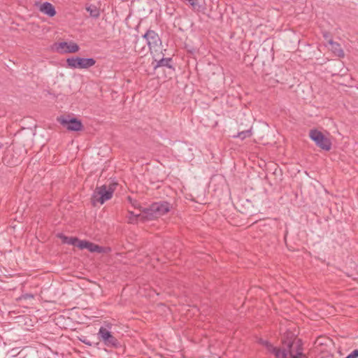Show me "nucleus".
Returning <instances> with one entry per match:
<instances>
[{
    "label": "nucleus",
    "mask_w": 358,
    "mask_h": 358,
    "mask_svg": "<svg viewBox=\"0 0 358 358\" xmlns=\"http://www.w3.org/2000/svg\"><path fill=\"white\" fill-rule=\"evenodd\" d=\"M252 126H250L248 128L245 129H243L241 131H239L237 135H234L233 137L234 138H240L241 140H244L246 138H249L252 136Z\"/></svg>",
    "instance_id": "nucleus-16"
},
{
    "label": "nucleus",
    "mask_w": 358,
    "mask_h": 358,
    "mask_svg": "<svg viewBox=\"0 0 358 358\" xmlns=\"http://www.w3.org/2000/svg\"><path fill=\"white\" fill-rule=\"evenodd\" d=\"M300 339L296 338L293 332L287 331L282 337V344L286 347L287 350L289 349L291 351L296 352V341Z\"/></svg>",
    "instance_id": "nucleus-9"
},
{
    "label": "nucleus",
    "mask_w": 358,
    "mask_h": 358,
    "mask_svg": "<svg viewBox=\"0 0 358 358\" xmlns=\"http://www.w3.org/2000/svg\"><path fill=\"white\" fill-rule=\"evenodd\" d=\"M113 192L114 189L112 187H107L105 185L97 186L92 195L91 203L94 206L97 203L103 204L112 198Z\"/></svg>",
    "instance_id": "nucleus-3"
},
{
    "label": "nucleus",
    "mask_w": 358,
    "mask_h": 358,
    "mask_svg": "<svg viewBox=\"0 0 358 358\" xmlns=\"http://www.w3.org/2000/svg\"><path fill=\"white\" fill-rule=\"evenodd\" d=\"M322 36L325 40H327L329 42V40L331 38V34L328 31H324L322 33Z\"/></svg>",
    "instance_id": "nucleus-20"
},
{
    "label": "nucleus",
    "mask_w": 358,
    "mask_h": 358,
    "mask_svg": "<svg viewBox=\"0 0 358 358\" xmlns=\"http://www.w3.org/2000/svg\"><path fill=\"white\" fill-rule=\"evenodd\" d=\"M127 200L135 208H138L141 212V209L143 208L140 206L139 203L136 200L132 199L130 196H127Z\"/></svg>",
    "instance_id": "nucleus-19"
},
{
    "label": "nucleus",
    "mask_w": 358,
    "mask_h": 358,
    "mask_svg": "<svg viewBox=\"0 0 358 358\" xmlns=\"http://www.w3.org/2000/svg\"><path fill=\"white\" fill-rule=\"evenodd\" d=\"M322 358H323V357H322Z\"/></svg>",
    "instance_id": "nucleus-24"
},
{
    "label": "nucleus",
    "mask_w": 358,
    "mask_h": 358,
    "mask_svg": "<svg viewBox=\"0 0 358 358\" xmlns=\"http://www.w3.org/2000/svg\"><path fill=\"white\" fill-rule=\"evenodd\" d=\"M22 297L24 299H33L34 295L31 294H25L22 295Z\"/></svg>",
    "instance_id": "nucleus-22"
},
{
    "label": "nucleus",
    "mask_w": 358,
    "mask_h": 358,
    "mask_svg": "<svg viewBox=\"0 0 358 358\" xmlns=\"http://www.w3.org/2000/svg\"><path fill=\"white\" fill-rule=\"evenodd\" d=\"M39 10L49 17H53L56 15V10L54 6L47 1L41 5Z\"/></svg>",
    "instance_id": "nucleus-12"
},
{
    "label": "nucleus",
    "mask_w": 358,
    "mask_h": 358,
    "mask_svg": "<svg viewBox=\"0 0 358 358\" xmlns=\"http://www.w3.org/2000/svg\"><path fill=\"white\" fill-rule=\"evenodd\" d=\"M309 137L320 149L325 151H329L331 149L332 143L331 140L320 131L316 129H310Z\"/></svg>",
    "instance_id": "nucleus-4"
},
{
    "label": "nucleus",
    "mask_w": 358,
    "mask_h": 358,
    "mask_svg": "<svg viewBox=\"0 0 358 358\" xmlns=\"http://www.w3.org/2000/svg\"><path fill=\"white\" fill-rule=\"evenodd\" d=\"M171 208V204L168 201H162L152 203L149 207L141 209L142 219L146 220L157 219L169 213Z\"/></svg>",
    "instance_id": "nucleus-1"
},
{
    "label": "nucleus",
    "mask_w": 358,
    "mask_h": 358,
    "mask_svg": "<svg viewBox=\"0 0 358 358\" xmlns=\"http://www.w3.org/2000/svg\"><path fill=\"white\" fill-rule=\"evenodd\" d=\"M171 61L172 58L171 57H163L159 60L155 59V61L152 62V65L155 69L162 66H166L169 69H172L173 66L171 64Z\"/></svg>",
    "instance_id": "nucleus-14"
},
{
    "label": "nucleus",
    "mask_w": 358,
    "mask_h": 358,
    "mask_svg": "<svg viewBox=\"0 0 358 358\" xmlns=\"http://www.w3.org/2000/svg\"><path fill=\"white\" fill-rule=\"evenodd\" d=\"M143 38L147 41V43L150 50L159 48L162 45V41L158 34L154 30L148 29L145 34L143 35Z\"/></svg>",
    "instance_id": "nucleus-8"
},
{
    "label": "nucleus",
    "mask_w": 358,
    "mask_h": 358,
    "mask_svg": "<svg viewBox=\"0 0 358 358\" xmlns=\"http://www.w3.org/2000/svg\"><path fill=\"white\" fill-rule=\"evenodd\" d=\"M86 10L90 13V15L94 18H98L100 16L99 8L94 4H90L87 6Z\"/></svg>",
    "instance_id": "nucleus-17"
},
{
    "label": "nucleus",
    "mask_w": 358,
    "mask_h": 358,
    "mask_svg": "<svg viewBox=\"0 0 358 358\" xmlns=\"http://www.w3.org/2000/svg\"><path fill=\"white\" fill-rule=\"evenodd\" d=\"M80 341L82 343H85V345H87L92 346V343H91L90 341H88L87 338H83V339L80 338Z\"/></svg>",
    "instance_id": "nucleus-21"
},
{
    "label": "nucleus",
    "mask_w": 358,
    "mask_h": 358,
    "mask_svg": "<svg viewBox=\"0 0 358 358\" xmlns=\"http://www.w3.org/2000/svg\"><path fill=\"white\" fill-rule=\"evenodd\" d=\"M329 44L331 45V50L336 56L341 58L344 57V51L338 43L335 42L332 38H330L329 40Z\"/></svg>",
    "instance_id": "nucleus-13"
},
{
    "label": "nucleus",
    "mask_w": 358,
    "mask_h": 358,
    "mask_svg": "<svg viewBox=\"0 0 358 358\" xmlns=\"http://www.w3.org/2000/svg\"><path fill=\"white\" fill-rule=\"evenodd\" d=\"M56 49L57 52L61 53H75L77 52L80 48L78 44L73 42L67 43L66 41L57 43Z\"/></svg>",
    "instance_id": "nucleus-10"
},
{
    "label": "nucleus",
    "mask_w": 358,
    "mask_h": 358,
    "mask_svg": "<svg viewBox=\"0 0 358 358\" xmlns=\"http://www.w3.org/2000/svg\"><path fill=\"white\" fill-rule=\"evenodd\" d=\"M258 343H259L260 345L264 346L268 351L273 346V345L269 341L264 340L263 338H259Z\"/></svg>",
    "instance_id": "nucleus-18"
},
{
    "label": "nucleus",
    "mask_w": 358,
    "mask_h": 358,
    "mask_svg": "<svg viewBox=\"0 0 358 358\" xmlns=\"http://www.w3.org/2000/svg\"><path fill=\"white\" fill-rule=\"evenodd\" d=\"M77 247L80 250L87 249L91 252L101 253L103 252V248L101 246L85 240L79 241Z\"/></svg>",
    "instance_id": "nucleus-11"
},
{
    "label": "nucleus",
    "mask_w": 358,
    "mask_h": 358,
    "mask_svg": "<svg viewBox=\"0 0 358 358\" xmlns=\"http://www.w3.org/2000/svg\"><path fill=\"white\" fill-rule=\"evenodd\" d=\"M96 64L93 58L72 57L66 59V66L70 69H88Z\"/></svg>",
    "instance_id": "nucleus-5"
},
{
    "label": "nucleus",
    "mask_w": 358,
    "mask_h": 358,
    "mask_svg": "<svg viewBox=\"0 0 358 358\" xmlns=\"http://www.w3.org/2000/svg\"><path fill=\"white\" fill-rule=\"evenodd\" d=\"M97 334L99 340L107 347L117 348L120 346L118 340L106 328L101 327Z\"/></svg>",
    "instance_id": "nucleus-6"
},
{
    "label": "nucleus",
    "mask_w": 358,
    "mask_h": 358,
    "mask_svg": "<svg viewBox=\"0 0 358 358\" xmlns=\"http://www.w3.org/2000/svg\"><path fill=\"white\" fill-rule=\"evenodd\" d=\"M57 122L71 131H79L83 129L82 122L76 117L66 118L64 116L57 117Z\"/></svg>",
    "instance_id": "nucleus-7"
},
{
    "label": "nucleus",
    "mask_w": 358,
    "mask_h": 358,
    "mask_svg": "<svg viewBox=\"0 0 358 358\" xmlns=\"http://www.w3.org/2000/svg\"><path fill=\"white\" fill-rule=\"evenodd\" d=\"M59 237L62 239V243H67L71 245H77L80 241L77 237H69L62 234H60L59 235Z\"/></svg>",
    "instance_id": "nucleus-15"
},
{
    "label": "nucleus",
    "mask_w": 358,
    "mask_h": 358,
    "mask_svg": "<svg viewBox=\"0 0 358 358\" xmlns=\"http://www.w3.org/2000/svg\"><path fill=\"white\" fill-rule=\"evenodd\" d=\"M129 213L131 215V216H134L136 218L138 217H142V215L143 214H135L134 212L132 211H130L129 210Z\"/></svg>",
    "instance_id": "nucleus-23"
},
{
    "label": "nucleus",
    "mask_w": 358,
    "mask_h": 358,
    "mask_svg": "<svg viewBox=\"0 0 358 358\" xmlns=\"http://www.w3.org/2000/svg\"><path fill=\"white\" fill-rule=\"evenodd\" d=\"M303 342L301 340L296 341V352L288 350L285 345L282 349L274 347L273 345L268 350L269 352L273 354L276 358H307L306 355L303 352Z\"/></svg>",
    "instance_id": "nucleus-2"
}]
</instances>
